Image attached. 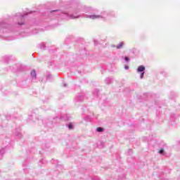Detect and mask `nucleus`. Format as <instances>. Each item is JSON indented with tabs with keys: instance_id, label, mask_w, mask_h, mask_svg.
I'll use <instances>...</instances> for the list:
<instances>
[{
	"instance_id": "f257e3e1",
	"label": "nucleus",
	"mask_w": 180,
	"mask_h": 180,
	"mask_svg": "<svg viewBox=\"0 0 180 180\" xmlns=\"http://www.w3.org/2000/svg\"><path fill=\"white\" fill-rule=\"evenodd\" d=\"M145 70H146V68L143 65H140L137 69V72H143V71H144Z\"/></svg>"
},
{
	"instance_id": "f03ea898",
	"label": "nucleus",
	"mask_w": 180,
	"mask_h": 180,
	"mask_svg": "<svg viewBox=\"0 0 180 180\" xmlns=\"http://www.w3.org/2000/svg\"><path fill=\"white\" fill-rule=\"evenodd\" d=\"M124 46V42H120L118 45H117L115 47L116 49H117L118 50L120 49H122L123 46Z\"/></svg>"
},
{
	"instance_id": "7ed1b4c3",
	"label": "nucleus",
	"mask_w": 180,
	"mask_h": 180,
	"mask_svg": "<svg viewBox=\"0 0 180 180\" xmlns=\"http://www.w3.org/2000/svg\"><path fill=\"white\" fill-rule=\"evenodd\" d=\"M32 77H36V71L33 70L31 72Z\"/></svg>"
},
{
	"instance_id": "20e7f679",
	"label": "nucleus",
	"mask_w": 180,
	"mask_h": 180,
	"mask_svg": "<svg viewBox=\"0 0 180 180\" xmlns=\"http://www.w3.org/2000/svg\"><path fill=\"white\" fill-rule=\"evenodd\" d=\"M97 131H98L99 133H101V131H103V128L98 127Z\"/></svg>"
},
{
	"instance_id": "39448f33",
	"label": "nucleus",
	"mask_w": 180,
	"mask_h": 180,
	"mask_svg": "<svg viewBox=\"0 0 180 180\" xmlns=\"http://www.w3.org/2000/svg\"><path fill=\"white\" fill-rule=\"evenodd\" d=\"M140 78H141V79H143V78H144V72H143L141 74Z\"/></svg>"
},
{
	"instance_id": "423d86ee",
	"label": "nucleus",
	"mask_w": 180,
	"mask_h": 180,
	"mask_svg": "<svg viewBox=\"0 0 180 180\" xmlns=\"http://www.w3.org/2000/svg\"><path fill=\"white\" fill-rule=\"evenodd\" d=\"M162 153H164V149H160L159 150V154H162Z\"/></svg>"
},
{
	"instance_id": "0eeeda50",
	"label": "nucleus",
	"mask_w": 180,
	"mask_h": 180,
	"mask_svg": "<svg viewBox=\"0 0 180 180\" xmlns=\"http://www.w3.org/2000/svg\"><path fill=\"white\" fill-rule=\"evenodd\" d=\"M68 127H69V129H73L74 128V127L72 126V124H70Z\"/></svg>"
},
{
	"instance_id": "6e6552de",
	"label": "nucleus",
	"mask_w": 180,
	"mask_h": 180,
	"mask_svg": "<svg viewBox=\"0 0 180 180\" xmlns=\"http://www.w3.org/2000/svg\"><path fill=\"white\" fill-rule=\"evenodd\" d=\"M125 61H127V62L129 61V57H127V56L125 57Z\"/></svg>"
},
{
	"instance_id": "1a4fd4ad",
	"label": "nucleus",
	"mask_w": 180,
	"mask_h": 180,
	"mask_svg": "<svg viewBox=\"0 0 180 180\" xmlns=\"http://www.w3.org/2000/svg\"><path fill=\"white\" fill-rule=\"evenodd\" d=\"M96 18H99V15L96 16Z\"/></svg>"
},
{
	"instance_id": "9d476101",
	"label": "nucleus",
	"mask_w": 180,
	"mask_h": 180,
	"mask_svg": "<svg viewBox=\"0 0 180 180\" xmlns=\"http://www.w3.org/2000/svg\"><path fill=\"white\" fill-rule=\"evenodd\" d=\"M20 25H25V23H21Z\"/></svg>"
}]
</instances>
